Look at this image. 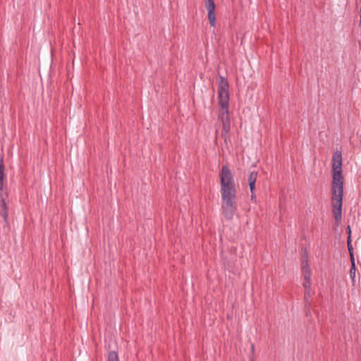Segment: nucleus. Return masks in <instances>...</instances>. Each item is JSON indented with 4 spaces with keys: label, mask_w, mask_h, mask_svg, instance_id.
I'll list each match as a JSON object with an SVG mask.
<instances>
[{
    "label": "nucleus",
    "mask_w": 361,
    "mask_h": 361,
    "mask_svg": "<svg viewBox=\"0 0 361 361\" xmlns=\"http://www.w3.org/2000/svg\"><path fill=\"white\" fill-rule=\"evenodd\" d=\"M351 269L350 270V277L353 280H354L355 277V271H356V268H355V258H354V255H351Z\"/></svg>",
    "instance_id": "9d476101"
},
{
    "label": "nucleus",
    "mask_w": 361,
    "mask_h": 361,
    "mask_svg": "<svg viewBox=\"0 0 361 361\" xmlns=\"http://www.w3.org/2000/svg\"><path fill=\"white\" fill-rule=\"evenodd\" d=\"M5 183L4 160L3 158H0V192H4Z\"/></svg>",
    "instance_id": "6e6552de"
},
{
    "label": "nucleus",
    "mask_w": 361,
    "mask_h": 361,
    "mask_svg": "<svg viewBox=\"0 0 361 361\" xmlns=\"http://www.w3.org/2000/svg\"><path fill=\"white\" fill-rule=\"evenodd\" d=\"M218 99L221 110L218 114L222 123V137L226 140L231 129V121L228 115V83L226 78L221 76L218 87Z\"/></svg>",
    "instance_id": "f03ea898"
},
{
    "label": "nucleus",
    "mask_w": 361,
    "mask_h": 361,
    "mask_svg": "<svg viewBox=\"0 0 361 361\" xmlns=\"http://www.w3.org/2000/svg\"><path fill=\"white\" fill-rule=\"evenodd\" d=\"M302 286L305 288V289L311 288L312 282L311 281H305L302 283Z\"/></svg>",
    "instance_id": "4468645a"
},
{
    "label": "nucleus",
    "mask_w": 361,
    "mask_h": 361,
    "mask_svg": "<svg viewBox=\"0 0 361 361\" xmlns=\"http://www.w3.org/2000/svg\"><path fill=\"white\" fill-rule=\"evenodd\" d=\"M0 207H1V211H0V215L4 218L5 221H7L8 219V211H7V207L6 204V201L4 198L3 192H0Z\"/></svg>",
    "instance_id": "0eeeda50"
},
{
    "label": "nucleus",
    "mask_w": 361,
    "mask_h": 361,
    "mask_svg": "<svg viewBox=\"0 0 361 361\" xmlns=\"http://www.w3.org/2000/svg\"><path fill=\"white\" fill-rule=\"evenodd\" d=\"M251 350H252V352H253V350H254V345H252Z\"/></svg>",
    "instance_id": "2eb2a0df"
},
{
    "label": "nucleus",
    "mask_w": 361,
    "mask_h": 361,
    "mask_svg": "<svg viewBox=\"0 0 361 361\" xmlns=\"http://www.w3.org/2000/svg\"><path fill=\"white\" fill-rule=\"evenodd\" d=\"M348 230L349 235H348V240H347V247H348V250L350 253V256L351 257V255H353V246L351 244V236H350L351 230H350V228L349 226H348Z\"/></svg>",
    "instance_id": "9b49d317"
},
{
    "label": "nucleus",
    "mask_w": 361,
    "mask_h": 361,
    "mask_svg": "<svg viewBox=\"0 0 361 361\" xmlns=\"http://www.w3.org/2000/svg\"><path fill=\"white\" fill-rule=\"evenodd\" d=\"M333 181L331 186L332 214L337 221L342 217V205L343 197V177L342 175V154L337 151L333 156Z\"/></svg>",
    "instance_id": "f257e3e1"
},
{
    "label": "nucleus",
    "mask_w": 361,
    "mask_h": 361,
    "mask_svg": "<svg viewBox=\"0 0 361 361\" xmlns=\"http://www.w3.org/2000/svg\"><path fill=\"white\" fill-rule=\"evenodd\" d=\"M257 178V172L252 171L250 173L249 178H248V181H249L250 189L252 193H253V191L255 188V182H256ZM251 198H252V200H253V198H254L253 194H252Z\"/></svg>",
    "instance_id": "1a4fd4ad"
},
{
    "label": "nucleus",
    "mask_w": 361,
    "mask_h": 361,
    "mask_svg": "<svg viewBox=\"0 0 361 361\" xmlns=\"http://www.w3.org/2000/svg\"><path fill=\"white\" fill-rule=\"evenodd\" d=\"M221 208L224 217L228 220L232 219L237 209L236 191L221 192Z\"/></svg>",
    "instance_id": "7ed1b4c3"
},
{
    "label": "nucleus",
    "mask_w": 361,
    "mask_h": 361,
    "mask_svg": "<svg viewBox=\"0 0 361 361\" xmlns=\"http://www.w3.org/2000/svg\"><path fill=\"white\" fill-rule=\"evenodd\" d=\"M107 361H119L117 353L114 351H111L108 355Z\"/></svg>",
    "instance_id": "f8f14e48"
},
{
    "label": "nucleus",
    "mask_w": 361,
    "mask_h": 361,
    "mask_svg": "<svg viewBox=\"0 0 361 361\" xmlns=\"http://www.w3.org/2000/svg\"><path fill=\"white\" fill-rule=\"evenodd\" d=\"M301 269L305 281H311V271L307 257L302 261Z\"/></svg>",
    "instance_id": "423d86ee"
},
{
    "label": "nucleus",
    "mask_w": 361,
    "mask_h": 361,
    "mask_svg": "<svg viewBox=\"0 0 361 361\" xmlns=\"http://www.w3.org/2000/svg\"><path fill=\"white\" fill-rule=\"evenodd\" d=\"M221 192L236 191L233 176L226 166H223L220 173Z\"/></svg>",
    "instance_id": "20e7f679"
},
{
    "label": "nucleus",
    "mask_w": 361,
    "mask_h": 361,
    "mask_svg": "<svg viewBox=\"0 0 361 361\" xmlns=\"http://www.w3.org/2000/svg\"><path fill=\"white\" fill-rule=\"evenodd\" d=\"M205 8L208 13L209 24L214 27L216 23L215 4L214 0H205Z\"/></svg>",
    "instance_id": "39448f33"
},
{
    "label": "nucleus",
    "mask_w": 361,
    "mask_h": 361,
    "mask_svg": "<svg viewBox=\"0 0 361 361\" xmlns=\"http://www.w3.org/2000/svg\"><path fill=\"white\" fill-rule=\"evenodd\" d=\"M312 296V290L311 288L305 289V300L307 305H310V298Z\"/></svg>",
    "instance_id": "ddd939ff"
}]
</instances>
